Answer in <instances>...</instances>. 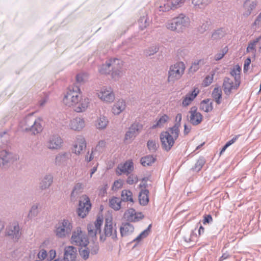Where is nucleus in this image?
Here are the masks:
<instances>
[{"mask_svg":"<svg viewBox=\"0 0 261 261\" xmlns=\"http://www.w3.org/2000/svg\"><path fill=\"white\" fill-rule=\"evenodd\" d=\"M120 229L121 235L123 237L131 234L134 231V227L130 223H125L122 224Z\"/></svg>","mask_w":261,"mask_h":261,"instance_id":"obj_30","label":"nucleus"},{"mask_svg":"<svg viewBox=\"0 0 261 261\" xmlns=\"http://www.w3.org/2000/svg\"><path fill=\"white\" fill-rule=\"evenodd\" d=\"M63 103L72 108L77 113L85 112L90 105V99L82 95L79 85H73L68 88L63 99Z\"/></svg>","mask_w":261,"mask_h":261,"instance_id":"obj_1","label":"nucleus"},{"mask_svg":"<svg viewBox=\"0 0 261 261\" xmlns=\"http://www.w3.org/2000/svg\"><path fill=\"white\" fill-rule=\"evenodd\" d=\"M81 256L84 259L88 258L89 256V251L86 248L80 249L79 250Z\"/></svg>","mask_w":261,"mask_h":261,"instance_id":"obj_59","label":"nucleus"},{"mask_svg":"<svg viewBox=\"0 0 261 261\" xmlns=\"http://www.w3.org/2000/svg\"><path fill=\"white\" fill-rule=\"evenodd\" d=\"M98 98L106 103H112L115 96L113 89L110 87L104 86L97 91Z\"/></svg>","mask_w":261,"mask_h":261,"instance_id":"obj_9","label":"nucleus"},{"mask_svg":"<svg viewBox=\"0 0 261 261\" xmlns=\"http://www.w3.org/2000/svg\"><path fill=\"white\" fill-rule=\"evenodd\" d=\"M150 227L151 225H149L148 227L143 230L138 237H137L134 240V241H140L142 239L146 238L147 236H148L150 231Z\"/></svg>","mask_w":261,"mask_h":261,"instance_id":"obj_45","label":"nucleus"},{"mask_svg":"<svg viewBox=\"0 0 261 261\" xmlns=\"http://www.w3.org/2000/svg\"><path fill=\"white\" fill-rule=\"evenodd\" d=\"M83 185L81 183H77L75 185L72 192L71 193V198L72 200H75L78 195L82 192Z\"/></svg>","mask_w":261,"mask_h":261,"instance_id":"obj_34","label":"nucleus"},{"mask_svg":"<svg viewBox=\"0 0 261 261\" xmlns=\"http://www.w3.org/2000/svg\"><path fill=\"white\" fill-rule=\"evenodd\" d=\"M198 93V91H196V89H194L191 93L187 94L182 100V106L185 107L189 106L194 99Z\"/></svg>","mask_w":261,"mask_h":261,"instance_id":"obj_31","label":"nucleus"},{"mask_svg":"<svg viewBox=\"0 0 261 261\" xmlns=\"http://www.w3.org/2000/svg\"><path fill=\"white\" fill-rule=\"evenodd\" d=\"M205 161L204 158H200L196 163L194 167L192 168V169L194 171H199L202 168L203 166L205 164Z\"/></svg>","mask_w":261,"mask_h":261,"instance_id":"obj_47","label":"nucleus"},{"mask_svg":"<svg viewBox=\"0 0 261 261\" xmlns=\"http://www.w3.org/2000/svg\"><path fill=\"white\" fill-rule=\"evenodd\" d=\"M108 123L107 118L104 116H100L96 121V127L99 129H105Z\"/></svg>","mask_w":261,"mask_h":261,"instance_id":"obj_33","label":"nucleus"},{"mask_svg":"<svg viewBox=\"0 0 261 261\" xmlns=\"http://www.w3.org/2000/svg\"><path fill=\"white\" fill-rule=\"evenodd\" d=\"M63 140L58 135H53L50 137L47 142V148L49 149H58L62 146Z\"/></svg>","mask_w":261,"mask_h":261,"instance_id":"obj_16","label":"nucleus"},{"mask_svg":"<svg viewBox=\"0 0 261 261\" xmlns=\"http://www.w3.org/2000/svg\"><path fill=\"white\" fill-rule=\"evenodd\" d=\"M126 108V103L123 99H119L113 106L112 113L116 115H119Z\"/></svg>","mask_w":261,"mask_h":261,"instance_id":"obj_26","label":"nucleus"},{"mask_svg":"<svg viewBox=\"0 0 261 261\" xmlns=\"http://www.w3.org/2000/svg\"><path fill=\"white\" fill-rule=\"evenodd\" d=\"M186 1V0H171L173 10L181 7Z\"/></svg>","mask_w":261,"mask_h":261,"instance_id":"obj_55","label":"nucleus"},{"mask_svg":"<svg viewBox=\"0 0 261 261\" xmlns=\"http://www.w3.org/2000/svg\"><path fill=\"white\" fill-rule=\"evenodd\" d=\"M38 214V206L37 204H34L31 208L28 214L30 219H33Z\"/></svg>","mask_w":261,"mask_h":261,"instance_id":"obj_48","label":"nucleus"},{"mask_svg":"<svg viewBox=\"0 0 261 261\" xmlns=\"http://www.w3.org/2000/svg\"><path fill=\"white\" fill-rule=\"evenodd\" d=\"M201 110L205 112H209L213 110V104L208 99L202 100L200 105Z\"/></svg>","mask_w":261,"mask_h":261,"instance_id":"obj_37","label":"nucleus"},{"mask_svg":"<svg viewBox=\"0 0 261 261\" xmlns=\"http://www.w3.org/2000/svg\"><path fill=\"white\" fill-rule=\"evenodd\" d=\"M150 21L147 16L141 17L138 20L139 28L143 30L149 25Z\"/></svg>","mask_w":261,"mask_h":261,"instance_id":"obj_41","label":"nucleus"},{"mask_svg":"<svg viewBox=\"0 0 261 261\" xmlns=\"http://www.w3.org/2000/svg\"><path fill=\"white\" fill-rule=\"evenodd\" d=\"M139 125L138 124L134 123L132 124L125 134V141L127 143L132 142L139 134Z\"/></svg>","mask_w":261,"mask_h":261,"instance_id":"obj_17","label":"nucleus"},{"mask_svg":"<svg viewBox=\"0 0 261 261\" xmlns=\"http://www.w3.org/2000/svg\"><path fill=\"white\" fill-rule=\"evenodd\" d=\"M176 23L177 24L180 31L185 28L188 27L190 23V19L183 14H180L178 17L175 18Z\"/></svg>","mask_w":261,"mask_h":261,"instance_id":"obj_25","label":"nucleus"},{"mask_svg":"<svg viewBox=\"0 0 261 261\" xmlns=\"http://www.w3.org/2000/svg\"><path fill=\"white\" fill-rule=\"evenodd\" d=\"M53 175L51 173L44 175L40 181L39 188L42 190L48 189L53 184Z\"/></svg>","mask_w":261,"mask_h":261,"instance_id":"obj_23","label":"nucleus"},{"mask_svg":"<svg viewBox=\"0 0 261 261\" xmlns=\"http://www.w3.org/2000/svg\"><path fill=\"white\" fill-rule=\"evenodd\" d=\"M133 163L132 161L128 160L124 164L119 165L116 172L119 175H121L122 173L128 174L133 171Z\"/></svg>","mask_w":261,"mask_h":261,"instance_id":"obj_20","label":"nucleus"},{"mask_svg":"<svg viewBox=\"0 0 261 261\" xmlns=\"http://www.w3.org/2000/svg\"><path fill=\"white\" fill-rule=\"evenodd\" d=\"M6 234L10 236L13 239L17 240L20 237V228L17 222L10 223L6 228Z\"/></svg>","mask_w":261,"mask_h":261,"instance_id":"obj_13","label":"nucleus"},{"mask_svg":"<svg viewBox=\"0 0 261 261\" xmlns=\"http://www.w3.org/2000/svg\"><path fill=\"white\" fill-rule=\"evenodd\" d=\"M86 125L85 119L80 117H76L70 120L68 127L70 129L80 132L82 130Z\"/></svg>","mask_w":261,"mask_h":261,"instance_id":"obj_15","label":"nucleus"},{"mask_svg":"<svg viewBox=\"0 0 261 261\" xmlns=\"http://www.w3.org/2000/svg\"><path fill=\"white\" fill-rule=\"evenodd\" d=\"M258 41V39H256L254 41H253L252 42H250L248 44V45L247 47V51L250 52L252 50H254L255 44L257 43Z\"/></svg>","mask_w":261,"mask_h":261,"instance_id":"obj_63","label":"nucleus"},{"mask_svg":"<svg viewBox=\"0 0 261 261\" xmlns=\"http://www.w3.org/2000/svg\"><path fill=\"white\" fill-rule=\"evenodd\" d=\"M181 119L182 115L180 113H178L175 117V123L174 125L172 127H170V128L173 129V131L175 132L174 133H176L177 132L179 133L180 132L179 127L180 126V122L181 121Z\"/></svg>","mask_w":261,"mask_h":261,"instance_id":"obj_42","label":"nucleus"},{"mask_svg":"<svg viewBox=\"0 0 261 261\" xmlns=\"http://www.w3.org/2000/svg\"><path fill=\"white\" fill-rule=\"evenodd\" d=\"M138 182V177L136 175L132 174L130 175L127 180L126 182L127 184L129 185H133L134 184H136Z\"/></svg>","mask_w":261,"mask_h":261,"instance_id":"obj_58","label":"nucleus"},{"mask_svg":"<svg viewBox=\"0 0 261 261\" xmlns=\"http://www.w3.org/2000/svg\"><path fill=\"white\" fill-rule=\"evenodd\" d=\"M185 69L186 66L183 62H178L171 65L168 71V81L174 82L179 80L184 74Z\"/></svg>","mask_w":261,"mask_h":261,"instance_id":"obj_6","label":"nucleus"},{"mask_svg":"<svg viewBox=\"0 0 261 261\" xmlns=\"http://www.w3.org/2000/svg\"><path fill=\"white\" fill-rule=\"evenodd\" d=\"M124 217L129 221L136 222L143 218L141 213H137L133 208H129L124 214Z\"/></svg>","mask_w":261,"mask_h":261,"instance_id":"obj_19","label":"nucleus"},{"mask_svg":"<svg viewBox=\"0 0 261 261\" xmlns=\"http://www.w3.org/2000/svg\"><path fill=\"white\" fill-rule=\"evenodd\" d=\"M102 217L98 216L94 223H91L87 226L88 235L89 237L95 238L97 232L101 233L100 227L103 223Z\"/></svg>","mask_w":261,"mask_h":261,"instance_id":"obj_11","label":"nucleus"},{"mask_svg":"<svg viewBox=\"0 0 261 261\" xmlns=\"http://www.w3.org/2000/svg\"><path fill=\"white\" fill-rule=\"evenodd\" d=\"M159 50V48L156 46H153L150 47L148 50H146V55L147 56H151L157 53Z\"/></svg>","mask_w":261,"mask_h":261,"instance_id":"obj_60","label":"nucleus"},{"mask_svg":"<svg viewBox=\"0 0 261 261\" xmlns=\"http://www.w3.org/2000/svg\"><path fill=\"white\" fill-rule=\"evenodd\" d=\"M91 207L89 198L86 195L80 197L77 213L79 216L84 218L88 214Z\"/></svg>","mask_w":261,"mask_h":261,"instance_id":"obj_10","label":"nucleus"},{"mask_svg":"<svg viewBox=\"0 0 261 261\" xmlns=\"http://www.w3.org/2000/svg\"><path fill=\"white\" fill-rule=\"evenodd\" d=\"M70 158L71 154L70 153L65 152H60L58 153L55 158V164L57 166H66Z\"/></svg>","mask_w":261,"mask_h":261,"instance_id":"obj_22","label":"nucleus"},{"mask_svg":"<svg viewBox=\"0 0 261 261\" xmlns=\"http://www.w3.org/2000/svg\"><path fill=\"white\" fill-rule=\"evenodd\" d=\"M203 61L201 60L194 62L193 63H192L190 68V70L193 72L197 71L199 68L200 64L203 63Z\"/></svg>","mask_w":261,"mask_h":261,"instance_id":"obj_56","label":"nucleus"},{"mask_svg":"<svg viewBox=\"0 0 261 261\" xmlns=\"http://www.w3.org/2000/svg\"><path fill=\"white\" fill-rule=\"evenodd\" d=\"M173 131V129L169 128L167 130L162 132L160 135V140L163 148L169 151L173 146L175 141L178 138L179 133Z\"/></svg>","mask_w":261,"mask_h":261,"instance_id":"obj_3","label":"nucleus"},{"mask_svg":"<svg viewBox=\"0 0 261 261\" xmlns=\"http://www.w3.org/2000/svg\"><path fill=\"white\" fill-rule=\"evenodd\" d=\"M240 68L239 67L237 69H233L231 72V75L234 77L235 82L237 83L240 82Z\"/></svg>","mask_w":261,"mask_h":261,"instance_id":"obj_53","label":"nucleus"},{"mask_svg":"<svg viewBox=\"0 0 261 261\" xmlns=\"http://www.w3.org/2000/svg\"><path fill=\"white\" fill-rule=\"evenodd\" d=\"M228 51V48L227 47L223 48L220 53H217L215 56V60L216 61H219L222 59L225 55L227 53Z\"/></svg>","mask_w":261,"mask_h":261,"instance_id":"obj_54","label":"nucleus"},{"mask_svg":"<svg viewBox=\"0 0 261 261\" xmlns=\"http://www.w3.org/2000/svg\"><path fill=\"white\" fill-rule=\"evenodd\" d=\"M167 28L172 31H180L178 27H177V24L176 23V20L175 18L172 21L169 22L167 24Z\"/></svg>","mask_w":261,"mask_h":261,"instance_id":"obj_52","label":"nucleus"},{"mask_svg":"<svg viewBox=\"0 0 261 261\" xmlns=\"http://www.w3.org/2000/svg\"><path fill=\"white\" fill-rule=\"evenodd\" d=\"M147 147H148V149L151 152H153L156 150V149L158 147V145L156 143L155 141L149 140L147 142Z\"/></svg>","mask_w":261,"mask_h":261,"instance_id":"obj_50","label":"nucleus"},{"mask_svg":"<svg viewBox=\"0 0 261 261\" xmlns=\"http://www.w3.org/2000/svg\"><path fill=\"white\" fill-rule=\"evenodd\" d=\"M160 12H167L170 10H173L171 0H167L163 2L159 7Z\"/></svg>","mask_w":261,"mask_h":261,"instance_id":"obj_38","label":"nucleus"},{"mask_svg":"<svg viewBox=\"0 0 261 261\" xmlns=\"http://www.w3.org/2000/svg\"><path fill=\"white\" fill-rule=\"evenodd\" d=\"M211 22L208 21H203L198 28V31L200 33H203L210 29Z\"/></svg>","mask_w":261,"mask_h":261,"instance_id":"obj_44","label":"nucleus"},{"mask_svg":"<svg viewBox=\"0 0 261 261\" xmlns=\"http://www.w3.org/2000/svg\"><path fill=\"white\" fill-rule=\"evenodd\" d=\"M224 35V33L222 29H218L215 31L212 35V38L214 40H217L222 38Z\"/></svg>","mask_w":261,"mask_h":261,"instance_id":"obj_51","label":"nucleus"},{"mask_svg":"<svg viewBox=\"0 0 261 261\" xmlns=\"http://www.w3.org/2000/svg\"><path fill=\"white\" fill-rule=\"evenodd\" d=\"M9 138V135L6 132L0 133V147L7 144Z\"/></svg>","mask_w":261,"mask_h":261,"instance_id":"obj_49","label":"nucleus"},{"mask_svg":"<svg viewBox=\"0 0 261 261\" xmlns=\"http://www.w3.org/2000/svg\"><path fill=\"white\" fill-rule=\"evenodd\" d=\"M190 122L194 125L200 124L202 120V116L200 113L197 112L196 107H192L189 111Z\"/></svg>","mask_w":261,"mask_h":261,"instance_id":"obj_18","label":"nucleus"},{"mask_svg":"<svg viewBox=\"0 0 261 261\" xmlns=\"http://www.w3.org/2000/svg\"><path fill=\"white\" fill-rule=\"evenodd\" d=\"M107 238L114 241L117 238L116 224L113 225L112 220L109 219H106L103 233H100V240L104 242Z\"/></svg>","mask_w":261,"mask_h":261,"instance_id":"obj_7","label":"nucleus"},{"mask_svg":"<svg viewBox=\"0 0 261 261\" xmlns=\"http://www.w3.org/2000/svg\"><path fill=\"white\" fill-rule=\"evenodd\" d=\"M106 143L103 140H101L98 142V144L96 145L95 147V151H98L99 152H102L105 146H106Z\"/></svg>","mask_w":261,"mask_h":261,"instance_id":"obj_57","label":"nucleus"},{"mask_svg":"<svg viewBox=\"0 0 261 261\" xmlns=\"http://www.w3.org/2000/svg\"><path fill=\"white\" fill-rule=\"evenodd\" d=\"M149 191L145 187L142 189L139 192V200L142 205H146L149 202Z\"/></svg>","mask_w":261,"mask_h":261,"instance_id":"obj_29","label":"nucleus"},{"mask_svg":"<svg viewBox=\"0 0 261 261\" xmlns=\"http://www.w3.org/2000/svg\"><path fill=\"white\" fill-rule=\"evenodd\" d=\"M94 154L95 152L93 151H92L90 153L88 151L85 156V161L87 162L91 161L94 159Z\"/></svg>","mask_w":261,"mask_h":261,"instance_id":"obj_64","label":"nucleus"},{"mask_svg":"<svg viewBox=\"0 0 261 261\" xmlns=\"http://www.w3.org/2000/svg\"><path fill=\"white\" fill-rule=\"evenodd\" d=\"M73 228L71 221L64 219L59 221L55 226L54 233L58 238L63 239L68 237Z\"/></svg>","mask_w":261,"mask_h":261,"instance_id":"obj_4","label":"nucleus"},{"mask_svg":"<svg viewBox=\"0 0 261 261\" xmlns=\"http://www.w3.org/2000/svg\"><path fill=\"white\" fill-rule=\"evenodd\" d=\"M169 119V117L167 115H164L160 117V118L157 121L155 124L152 126V128H155L156 127H162L164 124L167 122Z\"/></svg>","mask_w":261,"mask_h":261,"instance_id":"obj_43","label":"nucleus"},{"mask_svg":"<svg viewBox=\"0 0 261 261\" xmlns=\"http://www.w3.org/2000/svg\"><path fill=\"white\" fill-rule=\"evenodd\" d=\"M240 82H233L228 77L224 79L222 88L224 93L226 95H229L233 90H237L239 87Z\"/></svg>","mask_w":261,"mask_h":261,"instance_id":"obj_14","label":"nucleus"},{"mask_svg":"<svg viewBox=\"0 0 261 261\" xmlns=\"http://www.w3.org/2000/svg\"><path fill=\"white\" fill-rule=\"evenodd\" d=\"M16 157L12 152L6 150L0 151V167L2 168L8 166V164L15 160Z\"/></svg>","mask_w":261,"mask_h":261,"instance_id":"obj_12","label":"nucleus"},{"mask_svg":"<svg viewBox=\"0 0 261 261\" xmlns=\"http://www.w3.org/2000/svg\"><path fill=\"white\" fill-rule=\"evenodd\" d=\"M86 75L84 73H79L76 76V82L73 85H80L84 83L86 80Z\"/></svg>","mask_w":261,"mask_h":261,"instance_id":"obj_46","label":"nucleus"},{"mask_svg":"<svg viewBox=\"0 0 261 261\" xmlns=\"http://www.w3.org/2000/svg\"><path fill=\"white\" fill-rule=\"evenodd\" d=\"M43 121L40 118H34L33 115L27 116L20 123V126L23 130L32 134L37 135L43 129Z\"/></svg>","mask_w":261,"mask_h":261,"instance_id":"obj_2","label":"nucleus"},{"mask_svg":"<svg viewBox=\"0 0 261 261\" xmlns=\"http://www.w3.org/2000/svg\"><path fill=\"white\" fill-rule=\"evenodd\" d=\"M112 62L111 79L114 81H118L125 74L126 69L124 62L117 58L111 59Z\"/></svg>","mask_w":261,"mask_h":261,"instance_id":"obj_5","label":"nucleus"},{"mask_svg":"<svg viewBox=\"0 0 261 261\" xmlns=\"http://www.w3.org/2000/svg\"><path fill=\"white\" fill-rule=\"evenodd\" d=\"M112 62L111 59L107 61L105 63L98 67V70L100 74L102 75H109L111 76Z\"/></svg>","mask_w":261,"mask_h":261,"instance_id":"obj_27","label":"nucleus"},{"mask_svg":"<svg viewBox=\"0 0 261 261\" xmlns=\"http://www.w3.org/2000/svg\"><path fill=\"white\" fill-rule=\"evenodd\" d=\"M76 249L73 246H67L64 249V260L65 261H72L76 257Z\"/></svg>","mask_w":261,"mask_h":261,"instance_id":"obj_24","label":"nucleus"},{"mask_svg":"<svg viewBox=\"0 0 261 261\" xmlns=\"http://www.w3.org/2000/svg\"><path fill=\"white\" fill-rule=\"evenodd\" d=\"M222 92L220 87L215 88L212 92V97L218 105H220L222 102Z\"/></svg>","mask_w":261,"mask_h":261,"instance_id":"obj_32","label":"nucleus"},{"mask_svg":"<svg viewBox=\"0 0 261 261\" xmlns=\"http://www.w3.org/2000/svg\"><path fill=\"white\" fill-rule=\"evenodd\" d=\"M212 0H192V3L194 7L197 8L203 9L210 4Z\"/></svg>","mask_w":261,"mask_h":261,"instance_id":"obj_39","label":"nucleus"},{"mask_svg":"<svg viewBox=\"0 0 261 261\" xmlns=\"http://www.w3.org/2000/svg\"><path fill=\"white\" fill-rule=\"evenodd\" d=\"M121 200L125 202H134L132 192L128 190H123L121 192Z\"/></svg>","mask_w":261,"mask_h":261,"instance_id":"obj_35","label":"nucleus"},{"mask_svg":"<svg viewBox=\"0 0 261 261\" xmlns=\"http://www.w3.org/2000/svg\"><path fill=\"white\" fill-rule=\"evenodd\" d=\"M214 73H211L205 78L204 83L205 86L210 85L213 81Z\"/></svg>","mask_w":261,"mask_h":261,"instance_id":"obj_61","label":"nucleus"},{"mask_svg":"<svg viewBox=\"0 0 261 261\" xmlns=\"http://www.w3.org/2000/svg\"><path fill=\"white\" fill-rule=\"evenodd\" d=\"M73 147V151L76 154H80L81 152L86 148V143L83 136H78L76 138V140Z\"/></svg>","mask_w":261,"mask_h":261,"instance_id":"obj_21","label":"nucleus"},{"mask_svg":"<svg viewBox=\"0 0 261 261\" xmlns=\"http://www.w3.org/2000/svg\"><path fill=\"white\" fill-rule=\"evenodd\" d=\"M256 2L254 0H246L244 4V8L245 11L243 13V15L245 16H248L251 13L252 11L255 8L256 6Z\"/></svg>","mask_w":261,"mask_h":261,"instance_id":"obj_28","label":"nucleus"},{"mask_svg":"<svg viewBox=\"0 0 261 261\" xmlns=\"http://www.w3.org/2000/svg\"><path fill=\"white\" fill-rule=\"evenodd\" d=\"M121 200L118 197H114L109 201L110 206L115 211H118L121 208Z\"/></svg>","mask_w":261,"mask_h":261,"instance_id":"obj_40","label":"nucleus"},{"mask_svg":"<svg viewBox=\"0 0 261 261\" xmlns=\"http://www.w3.org/2000/svg\"><path fill=\"white\" fill-rule=\"evenodd\" d=\"M71 242L73 245L81 247H86L89 243L87 237L80 227L76 228V230L72 232Z\"/></svg>","mask_w":261,"mask_h":261,"instance_id":"obj_8","label":"nucleus"},{"mask_svg":"<svg viewBox=\"0 0 261 261\" xmlns=\"http://www.w3.org/2000/svg\"><path fill=\"white\" fill-rule=\"evenodd\" d=\"M122 186V182L121 180H117L114 182L112 187V190L117 191L120 189Z\"/></svg>","mask_w":261,"mask_h":261,"instance_id":"obj_62","label":"nucleus"},{"mask_svg":"<svg viewBox=\"0 0 261 261\" xmlns=\"http://www.w3.org/2000/svg\"><path fill=\"white\" fill-rule=\"evenodd\" d=\"M155 160L153 155H148L142 157L140 160V162L142 166L144 167L149 166L154 163Z\"/></svg>","mask_w":261,"mask_h":261,"instance_id":"obj_36","label":"nucleus"}]
</instances>
